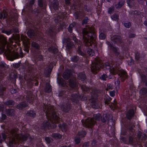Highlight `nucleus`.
Segmentation results:
<instances>
[{
  "label": "nucleus",
  "instance_id": "1",
  "mask_svg": "<svg viewBox=\"0 0 147 147\" xmlns=\"http://www.w3.org/2000/svg\"><path fill=\"white\" fill-rule=\"evenodd\" d=\"M44 110L45 111L47 120L48 121L43 123V126L45 128L47 126L50 125L53 127L55 126L54 123L58 122L59 117L57 114L53 111L52 107L49 105H45L44 107Z\"/></svg>",
  "mask_w": 147,
  "mask_h": 147
},
{
  "label": "nucleus",
  "instance_id": "2",
  "mask_svg": "<svg viewBox=\"0 0 147 147\" xmlns=\"http://www.w3.org/2000/svg\"><path fill=\"white\" fill-rule=\"evenodd\" d=\"M83 34L85 35L83 36L84 41L86 45L90 46L95 40V36L94 34L93 29L90 27H88L83 29Z\"/></svg>",
  "mask_w": 147,
  "mask_h": 147
},
{
  "label": "nucleus",
  "instance_id": "3",
  "mask_svg": "<svg viewBox=\"0 0 147 147\" xmlns=\"http://www.w3.org/2000/svg\"><path fill=\"white\" fill-rule=\"evenodd\" d=\"M106 68L110 69L111 73L113 74L118 73L120 76V79L122 81L124 80L127 78V74L126 72L123 70H121L118 68H115L113 67H111L109 65H106Z\"/></svg>",
  "mask_w": 147,
  "mask_h": 147
},
{
  "label": "nucleus",
  "instance_id": "4",
  "mask_svg": "<svg viewBox=\"0 0 147 147\" xmlns=\"http://www.w3.org/2000/svg\"><path fill=\"white\" fill-rule=\"evenodd\" d=\"M100 115L98 113L94 116V118H88L84 122H82V124L84 125L86 127H90L94 125L95 123H97L96 121H98L99 120L100 118Z\"/></svg>",
  "mask_w": 147,
  "mask_h": 147
},
{
  "label": "nucleus",
  "instance_id": "5",
  "mask_svg": "<svg viewBox=\"0 0 147 147\" xmlns=\"http://www.w3.org/2000/svg\"><path fill=\"white\" fill-rule=\"evenodd\" d=\"M92 63L91 69L93 72L95 73L97 72L102 66L99 59L98 57L95 59L94 61L92 62Z\"/></svg>",
  "mask_w": 147,
  "mask_h": 147
},
{
  "label": "nucleus",
  "instance_id": "6",
  "mask_svg": "<svg viewBox=\"0 0 147 147\" xmlns=\"http://www.w3.org/2000/svg\"><path fill=\"white\" fill-rule=\"evenodd\" d=\"M15 138L19 140H22L23 141L26 140L29 137V135L28 134L26 135H18L17 134H15Z\"/></svg>",
  "mask_w": 147,
  "mask_h": 147
},
{
  "label": "nucleus",
  "instance_id": "7",
  "mask_svg": "<svg viewBox=\"0 0 147 147\" xmlns=\"http://www.w3.org/2000/svg\"><path fill=\"white\" fill-rule=\"evenodd\" d=\"M7 50H6L5 49L4 45L3 44H1V46L0 45V54L2 53L5 51H8V53H7V54L11 52V47H9L8 46H7L6 47Z\"/></svg>",
  "mask_w": 147,
  "mask_h": 147
},
{
  "label": "nucleus",
  "instance_id": "8",
  "mask_svg": "<svg viewBox=\"0 0 147 147\" xmlns=\"http://www.w3.org/2000/svg\"><path fill=\"white\" fill-rule=\"evenodd\" d=\"M106 43L108 45L109 48L110 49H112L114 51V52L117 53H118V48L113 47L112 46V45L109 42H106Z\"/></svg>",
  "mask_w": 147,
  "mask_h": 147
},
{
  "label": "nucleus",
  "instance_id": "9",
  "mask_svg": "<svg viewBox=\"0 0 147 147\" xmlns=\"http://www.w3.org/2000/svg\"><path fill=\"white\" fill-rule=\"evenodd\" d=\"M134 111L133 110L129 111L127 114V116L128 119H130L134 115Z\"/></svg>",
  "mask_w": 147,
  "mask_h": 147
},
{
  "label": "nucleus",
  "instance_id": "10",
  "mask_svg": "<svg viewBox=\"0 0 147 147\" xmlns=\"http://www.w3.org/2000/svg\"><path fill=\"white\" fill-rule=\"evenodd\" d=\"M111 40L113 42H118L120 41V37L119 36H114L113 38H112Z\"/></svg>",
  "mask_w": 147,
  "mask_h": 147
},
{
  "label": "nucleus",
  "instance_id": "11",
  "mask_svg": "<svg viewBox=\"0 0 147 147\" xmlns=\"http://www.w3.org/2000/svg\"><path fill=\"white\" fill-rule=\"evenodd\" d=\"M59 127L61 129L62 131H65L67 130V126L65 124H60L59 125Z\"/></svg>",
  "mask_w": 147,
  "mask_h": 147
},
{
  "label": "nucleus",
  "instance_id": "12",
  "mask_svg": "<svg viewBox=\"0 0 147 147\" xmlns=\"http://www.w3.org/2000/svg\"><path fill=\"white\" fill-rule=\"evenodd\" d=\"M27 106V105L25 102H23L18 104L17 106V108L18 109H21Z\"/></svg>",
  "mask_w": 147,
  "mask_h": 147
},
{
  "label": "nucleus",
  "instance_id": "13",
  "mask_svg": "<svg viewBox=\"0 0 147 147\" xmlns=\"http://www.w3.org/2000/svg\"><path fill=\"white\" fill-rule=\"evenodd\" d=\"M52 136L55 139H57L61 138L62 137V136L59 134L55 133L53 134Z\"/></svg>",
  "mask_w": 147,
  "mask_h": 147
},
{
  "label": "nucleus",
  "instance_id": "14",
  "mask_svg": "<svg viewBox=\"0 0 147 147\" xmlns=\"http://www.w3.org/2000/svg\"><path fill=\"white\" fill-rule=\"evenodd\" d=\"M87 53L90 56H92L94 54V53L91 49H89L87 51Z\"/></svg>",
  "mask_w": 147,
  "mask_h": 147
},
{
  "label": "nucleus",
  "instance_id": "15",
  "mask_svg": "<svg viewBox=\"0 0 147 147\" xmlns=\"http://www.w3.org/2000/svg\"><path fill=\"white\" fill-rule=\"evenodd\" d=\"M51 87L50 85L48 83L47 84L46 91L49 92H51Z\"/></svg>",
  "mask_w": 147,
  "mask_h": 147
},
{
  "label": "nucleus",
  "instance_id": "16",
  "mask_svg": "<svg viewBox=\"0 0 147 147\" xmlns=\"http://www.w3.org/2000/svg\"><path fill=\"white\" fill-rule=\"evenodd\" d=\"M57 82L59 84L62 86L63 85L64 83V81H63V79H62L57 78Z\"/></svg>",
  "mask_w": 147,
  "mask_h": 147
},
{
  "label": "nucleus",
  "instance_id": "17",
  "mask_svg": "<svg viewBox=\"0 0 147 147\" xmlns=\"http://www.w3.org/2000/svg\"><path fill=\"white\" fill-rule=\"evenodd\" d=\"M86 134V133L84 131H81L78 133V135L80 137H84Z\"/></svg>",
  "mask_w": 147,
  "mask_h": 147
},
{
  "label": "nucleus",
  "instance_id": "18",
  "mask_svg": "<svg viewBox=\"0 0 147 147\" xmlns=\"http://www.w3.org/2000/svg\"><path fill=\"white\" fill-rule=\"evenodd\" d=\"M79 58L78 57L74 56L71 58V61L73 62H76L79 59Z\"/></svg>",
  "mask_w": 147,
  "mask_h": 147
},
{
  "label": "nucleus",
  "instance_id": "19",
  "mask_svg": "<svg viewBox=\"0 0 147 147\" xmlns=\"http://www.w3.org/2000/svg\"><path fill=\"white\" fill-rule=\"evenodd\" d=\"M105 34L103 33H101L100 34L99 37L100 39L103 40L105 39Z\"/></svg>",
  "mask_w": 147,
  "mask_h": 147
},
{
  "label": "nucleus",
  "instance_id": "20",
  "mask_svg": "<svg viewBox=\"0 0 147 147\" xmlns=\"http://www.w3.org/2000/svg\"><path fill=\"white\" fill-rule=\"evenodd\" d=\"M45 140L46 142L48 143H50L52 141V139L51 138L46 137L45 138Z\"/></svg>",
  "mask_w": 147,
  "mask_h": 147
},
{
  "label": "nucleus",
  "instance_id": "21",
  "mask_svg": "<svg viewBox=\"0 0 147 147\" xmlns=\"http://www.w3.org/2000/svg\"><path fill=\"white\" fill-rule=\"evenodd\" d=\"M147 92V90L146 88H143L141 89L140 92L142 94H144L146 93Z\"/></svg>",
  "mask_w": 147,
  "mask_h": 147
},
{
  "label": "nucleus",
  "instance_id": "22",
  "mask_svg": "<svg viewBox=\"0 0 147 147\" xmlns=\"http://www.w3.org/2000/svg\"><path fill=\"white\" fill-rule=\"evenodd\" d=\"M111 17L113 20H116L118 18V16L117 14H115L111 16Z\"/></svg>",
  "mask_w": 147,
  "mask_h": 147
},
{
  "label": "nucleus",
  "instance_id": "23",
  "mask_svg": "<svg viewBox=\"0 0 147 147\" xmlns=\"http://www.w3.org/2000/svg\"><path fill=\"white\" fill-rule=\"evenodd\" d=\"M124 4V2H120L118 4L116 5V7L117 8H119L121 7Z\"/></svg>",
  "mask_w": 147,
  "mask_h": 147
},
{
  "label": "nucleus",
  "instance_id": "24",
  "mask_svg": "<svg viewBox=\"0 0 147 147\" xmlns=\"http://www.w3.org/2000/svg\"><path fill=\"white\" fill-rule=\"evenodd\" d=\"M27 114L30 115V116L34 117L35 115V113L33 111H30L29 112H28Z\"/></svg>",
  "mask_w": 147,
  "mask_h": 147
},
{
  "label": "nucleus",
  "instance_id": "25",
  "mask_svg": "<svg viewBox=\"0 0 147 147\" xmlns=\"http://www.w3.org/2000/svg\"><path fill=\"white\" fill-rule=\"evenodd\" d=\"M13 32H18V30H13V31L12 30H10L9 31H6L5 32V33L7 35H9Z\"/></svg>",
  "mask_w": 147,
  "mask_h": 147
},
{
  "label": "nucleus",
  "instance_id": "26",
  "mask_svg": "<svg viewBox=\"0 0 147 147\" xmlns=\"http://www.w3.org/2000/svg\"><path fill=\"white\" fill-rule=\"evenodd\" d=\"M69 74L68 73L66 74V72H64L63 74V77L64 78L67 79L69 76Z\"/></svg>",
  "mask_w": 147,
  "mask_h": 147
},
{
  "label": "nucleus",
  "instance_id": "27",
  "mask_svg": "<svg viewBox=\"0 0 147 147\" xmlns=\"http://www.w3.org/2000/svg\"><path fill=\"white\" fill-rule=\"evenodd\" d=\"M32 46L35 47L37 49L38 48L39 45L38 44L35 42H32Z\"/></svg>",
  "mask_w": 147,
  "mask_h": 147
},
{
  "label": "nucleus",
  "instance_id": "28",
  "mask_svg": "<svg viewBox=\"0 0 147 147\" xmlns=\"http://www.w3.org/2000/svg\"><path fill=\"white\" fill-rule=\"evenodd\" d=\"M107 75L105 74H103L100 77L101 80H105L107 78Z\"/></svg>",
  "mask_w": 147,
  "mask_h": 147
},
{
  "label": "nucleus",
  "instance_id": "29",
  "mask_svg": "<svg viewBox=\"0 0 147 147\" xmlns=\"http://www.w3.org/2000/svg\"><path fill=\"white\" fill-rule=\"evenodd\" d=\"M74 24H71L69 25L68 30L70 32H72V28L74 26Z\"/></svg>",
  "mask_w": 147,
  "mask_h": 147
},
{
  "label": "nucleus",
  "instance_id": "30",
  "mask_svg": "<svg viewBox=\"0 0 147 147\" xmlns=\"http://www.w3.org/2000/svg\"><path fill=\"white\" fill-rule=\"evenodd\" d=\"M124 25L126 28H129L131 25V24L129 22H127L124 23Z\"/></svg>",
  "mask_w": 147,
  "mask_h": 147
},
{
  "label": "nucleus",
  "instance_id": "31",
  "mask_svg": "<svg viewBox=\"0 0 147 147\" xmlns=\"http://www.w3.org/2000/svg\"><path fill=\"white\" fill-rule=\"evenodd\" d=\"M107 115H103V119H101V121L102 122H105L106 120H107V118L106 117Z\"/></svg>",
  "mask_w": 147,
  "mask_h": 147
},
{
  "label": "nucleus",
  "instance_id": "32",
  "mask_svg": "<svg viewBox=\"0 0 147 147\" xmlns=\"http://www.w3.org/2000/svg\"><path fill=\"white\" fill-rule=\"evenodd\" d=\"M110 107L112 109H114L116 108V104L115 103H113L111 104V105L110 106Z\"/></svg>",
  "mask_w": 147,
  "mask_h": 147
},
{
  "label": "nucleus",
  "instance_id": "33",
  "mask_svg": "<svg viewBox=\"0 0 147 147\" xmlns=\"http://www.w3.org/2000/svg\"><path fill=\"white\" fill-rule=\"evenodd\" d=\"M75 83L74 82L72 81L70 82L69 84L71 87H74L75 86Z\"/></svg>",
  "mask_w": 147,
  "mask_h": 147
},
{
  "label": "nucleus",
  "instance_id": "34",
  "mask_svg": "<svg viewBox=\"0 0 147 147\" xmlns=\"http://www.w3.org/2000/svg\"><path fill=\"white\" fill-rule=\"evenodd\" d=\"M114 9V7H112L109 8L108 10V13H111L113 11Z\"/></svg>",
  "mask_w": 147,
  "mask_h": 147
},
{
  "label": "nucleus",
  "instance_id": "35",
  "mask_svg": "<svg viewBox=\"0 0 147 147\" xmlns=\"http://www.w3.org/2000/svg\"><path fill=\"white\" fill-rule=\"evenodd\" d=\"M13 104L14 102L12 101H9L6 102V104L8 105H13Z\"/></svg>",
  "mask_w": 147,
  "mask_h": 147
},
{
  "label": "nucleus",
  "instance_id": "36",
  "mask_svg": "<svg viewBox=\"0 0 147 147\" xmlns=\"http://www.w3.org/2000/svg\"><path fill=\"white\" fill-rule=\"evenodd\" d=\"M119 83H120V82L119 81V79L118 80H117L116 82H115V86L117 88V87H118L119 85Z\"/></svg>",
  "mask_w": 147,
  "mask_h": 147
},
{
  "label": "nucleus",
  "instance_id": "37",
  "mask_svg": "<svg viewBox=\"0 0 147 147\" xmlns=\"http://www.w3.org/2000/svg\"><path fill=\"white\" fill-rule=\"evenodd\" d=\"M75 141L76 144L79 143L80 142V139L79 138H75Z\"/></svg>",
  "mask_w": 147,
  "mask_h": 147
},
{
  "label": "nucleus",
  "instance_id": "38",
  "mask_svg": "<svg viewBox=\"0 0 147 147\" xmlns=\"http://www.w3.org/2000/svg\"><path fill=\"white\" fill-rule=\"evenodd\" d=\"M72 43L71 42H70L69 44V45L68 44L66 45V48L67 49H69V48L71 47L72 46L71 45Z\"/></svg>",
  "mask_w": 147,
  "mask_h": 147
},
{
  "label": "nucleus",
  "instance_id": "39",
  "mask_svg": "<svg viewBox=\"0 0 147 147\" xmlns=\"http://www.w3.org/2000/svg\"><path fill=\"white\" fill-rule=\"evenodd\" d=\"M110 94L111 96H113L115 95V92L114 91H112L110 92Z\"/></svg>",
  "mask_w": 147,
  "mask_h": 147
},
{
  "label": "nucleus",
  "instance_id": "40",
  "mask_svg": "<svg viewBox=\"0 0 147 147\" xmlns=\"http://www.w3.org/2000/svg\"><path fill=\"white\" fill-rule=\"evenodd\" d=\"M88 20V19L87 18L84 19L83 21L82 24H86V23L87 22Z\"/></svg>",
  "mask_w": 147,
  "mask_h": 147
},
{
  "label": "nucleus",
  "instance_id": "41",
  "mask_svg": "<svg viewBox=\"0 0 147 147\" xmlns=\"http://www.w3.org/2000/svg\"><path fill=\"white\" fill-rule=\"evenodd\" d=\"M51 51L55 53L57 51V49L56 48H54V49L51 50Z\"/></svg>",
  "mask_w": 147,
  "mask_h": 147
},
{
  "label": "nucleus",
  "instance_id": "42",
  "mask_svg": "<svg viewBox=\"0 0 147 147\" xmlns=\"http://www.w3.org/2000/svg\"><path fill=\"white\" fill-rule=\"evenodd\" d=\"M11 92L12 93H14L16 92V91L15 89H12L10 90Z\"/></svg>",
  "mask_w": 147,
  "mask_h": 147
},
{
  "label": "nucleus",
  "instance_id": "43",
  "mask_svg": "<svg viewBox=\"0 0 147 147\" xmlns=\"http://www.w3.org/2000/svg\"><path fill=\"white\" fill-rule=\"evenodd\" d=\"M28 45H27L26 46L25 49V50H26V51L27 52H28Z\"/></svg>",
  "mask_w": 147,
  "mask_h": 147
},
{
  "label": "nucleus",
  "instance_id": "44",
  "mask_svg": "<svg viewBox=\"0 0 147 147\" xmlns=\"http://www.w3.org/2000/svg\"><path fill=\"white\" fill-rule=\"evenodd\" d=\"M85 78V76L84 75H83L82 76V77L80 78V79L82 80H84Z\"/></svg>",
  "mask_w": 147,
  "mask_h": 147
},
{
  "label": "nucleus",
  "instance_id": "45",
  "mask_svg": "<svg viewBox=\"0 0 147 147\" xmlns=\"http://www.w3.org/2000/svg\"><path fill=\"white\" fill-rule=\"evenodd\" d=\"M141 135V132L140 131H139L138 133V137L139 138H140Z\"/></svg>",
  "mask_w": 147,
  "mask_h": 147
},
{
  "label": "nucleus",
  "instance_id": "46",
  "mask_svg": "<svg viewBox=\"0 0 147 147\" xmlns=\"http://www.w3.org/2000/svg\"><path fill=\"white\" fill-rule=\"evenodd\" d=\"M132 139L131 138H130L129 139V143L130 144H131L132 143Z\"/></svg>",
  "mask_w": 147,
  "mask_h": 147
},
{
  "label": "nucleus",
  "instance_id": "47",
  "mask_svg": "<svg viewBox=\"0 0 147 147\" xmlns=\"http://www.w3.org/2000/svg\"><path fill=\"white\" fill-rule=\"evenodd\" d=\"M14 139H13V138L12 139V140H11V143L13 144V143H15V141H14Z\"/></svg>",
  "mask_w": 147,
  "mask_h": 147
},
{
  "label": "nucleus",
  "instance_id": "48",
  "mask_svg": "<svg viewBox=\"0 0 147 147\" xmlns=\"http://www.w3.org/2000/svg\"><path fill=\"white\" fill-rule=\"evenodd\" d=\"M73 39L75 42H77V39L75 37H74Z\"/></svg>",
  "mask_w": 147,
  "mask_h": 147
},
{
  "label": "nucleus",
  "instance_id": "49",
  "mask_svg": "<svg viewBox=\"0 0 147 147\" xmlns=\"http://www.w3.org/2000/svg\"><path fill=\"white\" fill-rule=\"evenodd\" d=\"M107 87H108V88L109 89H111V88H112V86H111L110 84H109V85L108 84L107 85Z\"/></svg>",
  "mask_w": 147,
  "mask_h": 147
},
{
  "label": "nucleus",
  "instance_id": "50",
  "mask_svg": "<svg viewBox=\"0 0 147 147\" xmlns=\"http://www.w3.org/2000/svg\"><path fill=\"white\" fill-rule=\"evenodd\" d=\"M2 117L3 119H5L6 118V116L5 115H2Z\"/></svg>",
  "mask_w": 147,
  "mask_h": 147
},
{
  "label": "nucleus",
  "instance_id": "51",
  "mask_svg": "<svg viewBox=\"0 0 147 147\" xmlns=\"http://www.w3.org/2000/svg\"><path fill=\"white\" fill-rule=\"evenodd\" d=\"M3 17V15L2 13H1L0 14V18H2Z\"/></svg>",
  "mask_w": 147,
  "mask_h": 147
},
{
  "label": "nucleus",
  "instance_id": "52",
  "mask_svg": "<svg viewBox=\"0 0 147 147\" xmlns=\"http://www.w3.org/2000/svg\"><path fill=\"white\" fill-rule=\"evenodd\" d=\"M144 24L145 26H147V21H145L144 22Z\"/></svg>",
  "mask_w": 147,
  "mask_h": 147
},
{
  "label": "nucleus",
  "instance_id": "53",
  "mask_svg": "<svg viewBox=\"0 0 147 147\" xmlns=\"http://www.w3.org/2000/svg\"><path fill=\"white\" fill-rule=\"evenodd\" d=\"M2 136L3 138L4 139V140L5 138V136L4 134H3Z\"/></svg>",
  "mask_w": 147,
  "mask_h": 147
},
{
  "label": "nucleus",
  "instance_id": "54",
  "mask_svg": "<svg viewBox=\"0 0 147 147\" xmlns=\"http://www.w3.org/2000/svg\"><path fill=\"white\" fill-rule=\"evenodd\" d=\"M65 1L67 3H69V0H65Z\"/></svg>",
  "mask_w": 147,
  "mask_h": 147
},
{
  "label": "nucleus",
  "instance_id": "55",
  "mask_svg": "<svg viewBox=\"0 0 147 147\" xmlns=\"http://www.w3.org/2000/svg\"><path fill=\"white\" fill-rule=\"evenodd\" d=\"M34 0H32V2H31L30 3L31 4H33L34 3Z\"/></svg>",
  "mask_w": 147,
  "mask_h": 147
},
{
  "label": "nucleus",
  "instance_id": "56",
  "mask_svg": "<svg viewBox=\"0 0 147 147\" xmlns=\"http://www.w3.org/2000/svg\"><path fill=\"white\" fill-rule=\"evenodd\" d=\"M56 5L57 6V5H58V3L57 2H56Z\"/></svg>",
  "mask_w": 147,
  "mask_h": 147
},
{
  "label": "nucleus",
  "instance_id": "57",
  "mask_svg": "<svg viewBox=\"0 0 147 147\" xmlns=\"http://www.w3.org/2000/svg\"><path fill=\"white\" fill-rule=\"evenodd\" d=\"M9 111L10 112H12V111H13V110H11V109L9 110Z\"/></svg>",
  "mask_w": 147,
  "mask_h": 147
},
{
  "label": "nucleus",
  "instance_id": "58",
  "mask_svg": "<svg viewBox=\"0 0 147 147\" xmlns=\"http://www.w3.org/2000/svg\"><path fill=\"white\" fill-rule=\"evenodd\" d=\"M53 8H54V9H55V6H54V5H53Z\"/></svg>",
  "mask_w": 147,
  "mask_h": 147
},
{
  "label": "nucleus",
  "instance_id": "59",
  "mask_svg": "<svg viewBox=\"0 0 147 147\" xmlns=\"http://www.w3.org/2000/svg\"><path fill=\"white\" fill-rule=\"evenodd\" d=\"M3 66H5V64L4 63H3Z\"/></svg>",
  "mask_w": 147,
  "mask_h": 147
},
{
  "label": "nucleus",
  "instance_id": "60",
  "mask_svg": "<svg viewBox=\"0 0 147 147\" xmlns=\"http://www.w3.org/2000/svg\"><path fill=\"white\" fill-rule=\"evenodd\" d=\"M111 0H107V1H110Z\"/></svg>",
  "mask_w": 147,
  "mask_h": 147
},
{
  "label": "nucleus",
  "instance_id": "61",
  "mask_svg": "<svg viewBox=\"0 0 147 147\" xmlns=\"http://www.w3.org/2000/svg\"><path fill=\"white\" fill-rule=\"evenodd\" d=\"M68 147H71V146L70 145V146H68Z\"/></svg>",
  "mask_w": 147,
  "mask_h": 147
},
{
  "label": "nucleus",
  "instance_id": "62",
  "mask_svg": "<svg viewBox=\"0 0 147 147\" xmlns=\"http://www.w3.org/2000/svg\"><path fill=\"white\" fill-rule=\"evenodd\" d=\"M78 78H81V77H78Z\"/></svg>",
  "mask_w": 147,
  "mask_h": 147
},
{
  "label": "nucleus",
  "instance_id": "63",
  "mask_svg": "<svg viewBox=\"0 0 147 147\" xmlns=\"http://www.w3.org/2000/svg\"><path fill=\"white\" fill-rule=\"evenodd\" d=\"M65 43V41H63V43Z\"/></svg>",
  "mask_w": 147,
  "mask_h": 147
},
{
  "label": "nucleus",
  "instance_id": "64",
  "mask_svg": "<svg viewBox=\"0 0 147 147\" xmlns=\"http://www.w3.org/2000/svg\"><path fill=\"white\" fill-rule=\"evenodd\" d=\"M5 18V16L3 17V18Z\"/></svg>",
  "mask_w": 147,
  "mask_h": 147
}]
</instances>
